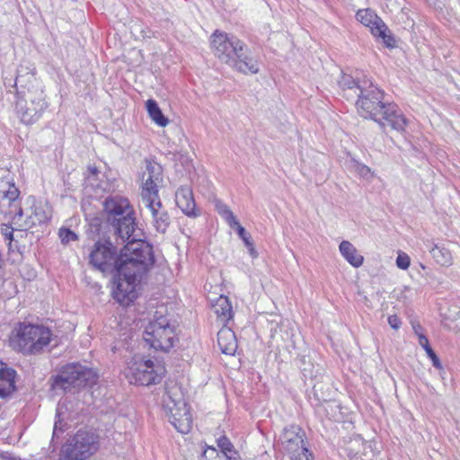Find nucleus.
Listing matches in <instances>:
<instances>
[{
  "mask_svg": "<svg viewBox=\"0 0 460 460\" xmlns=\"http://www.w3.org/2000/svg\"><path fill=\"white\" fill-rule=\"evenodd\" d=\"M90 227L98 239L92 246L89 264L103 274L112 276V297L122 306H128L137 297V284L151 270L155 262L150 244L128 241L119 247L112 236L102 230L99 217L92 220Z\"/></svg>",
  "mask_w": 460,
  "mask_h": 460,
  "instance_id": "1",
  "label": "nucleus"
},
{
  "mask_svg": "<svg viewBox=\"0 0 460 460\" xmlns=\"http://www.w3.org/2000/svg\"><path fill=\"white\" fill-rule=\"evenodd\" d=\"M338 83L347 100L356 99L359 116L374 120L384 132L386 126L400 133L405 131L408 120L397 104L385 101V92L371 78L364 74H357L355 77L342 74Z\"/></svg>",
  "mask_w": 460,
  "mask_h": 460,
  "instance_id": "2",
  "label": "nucleus"
},
{
  "mask_svg": "<svg viewBox=\"0 0 460 460\" xmlns=\"http://www.w3.org/2000/svg\"><path fill=\"white\" fill-rule=\"evenodd\" d=\"M210 45L213 54L221 63L243 74L259 73L258 60L236 36L216 30L210 37Z\"/></svg>",
  "mask_w": 460,
  "mask_h": 460,
  "instance_id": "3",
  "label": "nucleus"
},
{
  "mask_svg": "<svg viewBox=\"0 0 460 460\" xmlns=\"http://www.w3.org/2000/svg\"><path fill=\"white\" fill-rule=\"evenodd\" d=\"M103 209L106 213V220L100 222L102 230L112 228L113 237L117 241L118 238L122 240V243L126 241L136 242L137 234L136 217L134 210L130 206L128 199L120 196H110L103 201Z\"/></svg>",
  "mask_w": 460,
  "mask_h": 460,
  "instance_id": "4",
  "label": "nucleus"
},
{
  "mask_svg": "<svg viewBox=\"0 0 460 460\" xmlns=\"http://www.w3.org/2000/svg\"><path fill=\"white\" fill-rule=\"evenodd\" d=\"M58 345L57 336L51 329L43 324L20 322L10 336V344L16 351L25 356H37L49 351L51 342Z\"/></svg>",
  "mask_w": 460,
  "mask_h": 460,
  "instance_id": "5",
  "label": "nucleus"
},
{
  "mask_svg": "<svg viewBox=\"0 0 460 460\" xmlns=\"http://www.w3.org/2000/svg\"><path fill=\"white\" fill-rule=\"evenodd\" d=\"M163 408L171 424L181 433L188 434L192 428L190 408L183 398L179 387L166 390L163 399Z\"/></svg>",
  "mask_w": 460,
  "mask_h": 460,
  "instance_id": "6",
  "label": "nucleus"
},
{
  "mask_svg": "<svg viewBox=\"0 0 460 460\" xmlns=\"http://www.w3.org/2000/svg\"><path fill=\"white\" fill-rule=\"evenodd\" d=\"M143 338L151 348L161 351H169L178 341L175 326L171 324L166 316L158 315V312H155L154 320L146 325Z\"/></svg>",
  "mask_w": 460,
  "mask_h": 460,
  "instance_id": "7",
  "label": "nucleus"
},
{
  "mask_svg": "<svg viewBox=\"0 0 460 460\" xmlns=\"http://www.w3.org/2000/svg\"><path fill=\"white\" fill-rule=\"evenodd\" d=\"M97 380L98 376L92 368L79 363H72L64 366L58 374L53 376L52 387L66 391L71 386H92Z\"/></svg>",
  "mask_w": 460,
  "mask_h": 460,
  "instance_id": "8",
  "label": "nucleus"
},
{
  "mask_svg": "<svg viewBox=\"0 0 460 460\" xmlns=\"http://www.w3.org/2000/svg\"><path fill=\"white\" fill-rule=\"evenodd\" d=\"M98 449V440L94 433L78 430L61 449V460H85Z\"/></svg>",
  "mask_w": 460,
  "mask_h": 460,
  "instance_id": "9",
  "label": "nucleus"
},
{
  "mask_svg": "<svg viewBox=\"0 0 460 460\" xmlns=\"http://www.w3.org/2000/svg\"><path fill=\"white\" fill-rule=\"evenodd\" d=\"M280 440L291 460H314V454L307 447L305 432L298 425L285 427Z\"/></svg>",
  "mask_w": 460,
  "mask_h": 460,
  "instance_id": "10",
  "label": "nucleus"
},
{
  "mask_svg": "<svg viewBox=\"0 0 460 460\" xmlns=\"http://www.w3.org/2000/svg\"><path fill=\"white\" fill-rule=\"evenodd\" d=\"M22 92L17 91L15 109L21 121L26 125L35 123L48 108L43 92L31 93L28 100H23Z\"/></svg>",
  "mask_w": 460,
  "mask_h": 460,
  "instance_id": "11",
  "label": "nucleus"
},
{
  "mask_svg": "<svg viewBox=\"0 0 460 460\" xmlns=\"http://www.w3.org/2000/svg\"><path fill=\"white\" fill-rule=\"evenodd\" d=\"M164 374V366L146 359L135 362L129 367L128 376L130 384L148 386L160 383Z\"/></svg>",
  "mask_w": 460,
  "mask_h": 460,
  "instance_id": "12",
  "label": "nucleus"
},
{
  "mask_svg": "<svg viewBox=\"0 0 460 460\" xmlns=\"http://www.w3.org/2000/svg\"><path fill=\"white\" fill-rule=\"evenodd\" d=\"M356 18L363 25L370 29L376 38H380L386 48L393 49L396 46V40L387 25L372 10H358Z\"/></svg>",
  "mask_w": 460,
  "mask_h": 460,
  "instance_id": "13",
  "label": "nucleus"
},
{
  "mask_svg": "<svg viewBox=\"0 0 460 460\" xmlns=\"http://www.w3.org/2000/svg\"><path fill=\"white\" fill-rule=\"evenodd\" d=\"M143 175L142 200L159 198L158 184L163 181V169L159 164L146 161Z\"/></svg>",
  "mask_w": 460,
  "mask_h": 460,
  "instance_id": "14",
  "label": "nucleus"
},
{
  "mask_svg": "<svg viewBox=\"0 0 460 460\" xmlns=\"http://www.w3.org/2000/svg\"><path fill=\"white\" fill-rule=\"evenodd\" d=\"M142 201L145 206L149 208L152 214L153 226L155 230L158 233L164 234L170 226L171 217L163 207L160 198H157V199H149Z\"/></svg>",
  "mask_w": 460,
  "mask_h": 460,
  "instance_id": "15",
  "label": "nucleus"
},
{
  "mask_svg": "<svg viewBox=\"0 0 460 460\" xmlns=\"http://www.w3.org/2000/svg\"><path fill=\"white\" fill-rule=\"evenodd\" d=\"M16 370L0 360V398H10L16 392Z\"/></svg>",
  "mask_w": 460,
  "mask_h": 460,
  "instance_id": "16",
  "label": "nucleus"
},
{
  "mask_svg": "<svg viewBox=\"0 0 460 460\" xmlns=\"http://www.w3.org/2000/svg\"><path fill=\"white\" fill-rule=\"evenodd\" d=\"M175 202L180 209L189 217H197L196 203L192 190L189 186H181L175 192Z\"/></svg>",
  "mask_w": 460,
  "mask_h": 460,
  "instance_id": "17",
  "label": "nucleus"
},
{
  "mask_svg": "<svg viewBox=\"0 0 460 460\" xmlns=\"http://www.w3.org/2000/svg\"><path fill=\"white\" fill-rule=\"evenodd\" d=\"M217 343L222 353L234 355L237 349L234 332L230 328H222L217 332Z\"/></svg>",
  "mask_w": 460,
  "mask_h": 460,
  "instance_id": "18",
  "label": "nucleus"
},
{
  "mask_svg": "<svg viewBox=\"0 0 460 460\" xmlns=\"http://www.w3.org/2000/svg\"><path fill=\"white\" fill-rule=\"evenodd\" d=\"M20 190L13 182L8 180L2 179L0 181V207H4V202L7 201L9 207L14 206L15 203L19 202L18 198Z\"/></svg>",
  "mask_w": 460,
  "mask_h": 460,
  "instance_id": "19",
  "label": "nucleus"
},
{
  "mask_svg": "<svg viewBox=\"0 0 460 460\" xmlns=\"http://www.w3.org/2000/svg\"><path fill=\"white\" fill-rule=\"evenodd\" d=\"M341 255L352 266L358 268L363 264L364 258L349 241H342L339 246Z\"/></svg>",
  "mask_w": 460,
  "mask_h": 460,
  "instance_id": "20",
  "label": "nucleus"
},
{
  "mask_svg": "<svg viewBox=\"0 0 460 460\" xmlns=\"http://www.w3.org/2000/svg\"><path fill=\"white\" fill-rule=\"evenodd\" d=\"M212 308L222 322H227L233 317L232 305L227 296H220L212 304Z\"/></svg>",
  "mask_w": 460,
  "mask_h": 460,
  "instance_id": "21",
  "label": "nucleus"
},
{
  "mask_svg": "<svg viewBox=\"0 0 460 460\" xmlns=\"http://www.w3.org/2000/svg\"><path fill=\"white\" fill-rule=\"evenodd\" d=\"M48 220L49 216L44 208L40 206H34L31 214L25 219L23 225H19V227L24 229L31 228L45 224Z\"/></svg>",
  "mask_w": 460,
  "mask_h": 460,
  "instance_id": "22",
  "label": "nucleus"
},
{
  "mask_svg": "<svg viewBox=\"0 0 460 460\" xmlns=\"http://www.w3.org/2000/svg\"><path fill=\"white\" fill-rule=\"evenodd\" d=\"M217 445L220 448V455L226 457V460H242L238 451L226 435L217 439Z\"/></svg>",
  "mask_w": 460,
  "mask_h": 460,
  "instance_id": "23",
  "label": "nucleus"
},
{
  "mask_svg": "<svg viewBox=\"0 0 460 460\" xmlns=\"http://www.w3.org/2000/svg\"><path fill=\"white\" fill-rule=\"evenodd\" d=\"M434 260L441 266H448L452 262V256L449 250L436 243L427 245Z\"/></svg>",
  "mask_w": 460,
  "mask_h": 460,
  "instance_id": "24",
  "label": "nucleus"
},
{
  "mask_svg": "<svg viewBox=\"0 0 460 460\" xmlns=\"http://www.w3.org/2000/svg\"><path fill=\"white\" fill-rule=\"evenodd\" d=\"M149 117L160 127H165L169 119L164 115L156 101L149 99L146 102Z\"/></svg>",
  "mask_w": 460,
  "mask_h": 460,
  "instance_id": "25",
  "label": "nucleus"
},
{
  "mask_svg": "<svg viewBox=\"0 0 460 460\" xmlns=\"http://www.w3.org/2000/svg\"><path fill=\"white\" fill-rule=\"evenodd\" d=\"M234 229L236 230L239 237L243 240L244 245L248 249L251 257L253 259L257 258L258 252L254 247L252 235L245 230L243 226L240 225V223H238V225H235V227Z\"/></svg>",
  "mask_w": 460,
  "mask_h": 460,
  "instance_id": "26",
  "label": "nucleus"
},
{
  "mask_svg": "<svg viewBox=\"0 0 460 460\" xmlns=\"http://www.w3.org/2000/svg\"><path fill=\"white\" fill-rule=\"evenodd\" d=\"M419 344L424 349L428 357L432 361V365L437 369H442V364L440 362L439 358L437 356L433 349L430 347L429 340L426 335L420 334L419 335Z\"/></svg>",
  "mask_w": 460,
  "mask_h": 460,
  "instance_id": "27",
  "label": "nucleus"
},
{
  "mask_svg": "<svg viewBox=\"0 0 460 460\" xmlns=\"http://www.w3.org/2000/svg\"><path fill=\"white\" fill-rule=\"evenodd\" d=\"M349 168L357 172L362 178H370L373 176L371 169L366 164H361L354 158H350L349 161Z\"/></svg>",
  "mask_w": 460,
  "mask_h": 460,
  "instance_id": "28",
  "label": "nucleus"
},
{
  "mask_svg": "<svg viewBox=\"0 0 460 460\" xmlns=\"http://www.w3.org/2000/svg\"><path fill=\"white\" fill-rule=\"evenodd\" d=\"M217 209L231 228H234L235 225H238L239 221L228 206L223 203H218L217 204Z\"/></svg>",
  "mask_w": 460,
  "mask_h": 460,
  "instance_id": "29",
  "label": "nucleus"
},
{
  "mask_svg": "<svg viewBox=\"0 0 460 460\" xmlns=\"http://www.w3.org/2000/svg\"><path fill=\"white\" fill-rule=\"evenodd\" d=\"M217 209L231 228H234L235 225H238L239 221L228 206L223 203H218L217 204Z\"/></svg>",
  "mask_w": 460,
  "mask_h": 460,
  "instance_id": "30",
  "label": "nucleus"
},
{
  "mask_svg": "<svg viewBox=\"0 0 460 460\" xmlns=\"http://www.w3.org/2000/svg\"><path fill=\"white\" fill-rule=\"evenodd\" d=\"M100 171L95 165H89L87 167V171L84 176V186L87 188L88 186H94L95 181H98V175Z\"/></svg>",
  "mask_w": 460,
  "mask_h": 460,
  "instance_id": "31",
  "label": "nucleus"
},
{
  "mask_svg": "<svg viewBox=\"0 0 460 460\" xmlns=\"http://www.w3.org/2000/svg\"><path fill=\"white\" fill-rule=\"evenodd\" d=\"M58 236L63 244H68L71 241L78 240V235L69 228L61 227L58 230Z\"/></svg>",
  "mask_w": 460,
  "mask_h": 460,
  "instance_id": "32",
  "label": "nucleus"
},
{
  "mask_svg": "<svg viewBox=\"0 0 460 460\" xmlns=\"http://www.w3.org/2000/svg\"><path fill=\"white\" fill-rule=\"evenodd\" d=\"M226 458L215 447H208L202 453L200 460H226Z\"/></svg>",
  "mask_w": 460,
  "mask_h": 460,
  "instance_id": "33",
  "label": "nucleus"
},
{
  "mask_svg": "<svg viewBox=\"0 0 460 460\" xmlns=\"http://www.w3.org/2000/svg\"><path fill=\"white\" fill-rule=\"evenodd\" d=\"M22 72H23V67L21 66L20 68L17 69V75H16L13 84H12L11 79H9L8 81H7V79H5L4 85L10 86V87H14L16 89V92L19 91L18 84H20L21 87H23V84H22L23 80L22 79L26 75L22 74Z\"/></svg>",
  "mask_w": 460,
  "mask_h": 460,
  "instance_id": "34",
  "label": "nucleus"
},
{
  "mask_svg": "<svg viewBox=\"0 0 460 460\" xmlns=\"http://www.w3.org/2000/svg\"><path fill=\"white\" fill-rule=\"evenodd\" d=\"M11 227L7 225H4L1 228V234L4 235V240L8 241V252H13V228L9 230Z\"/></svg>",
  "mask_w": 460,
  "mask_h": 460,
  "instance_id": "35",
  "label": "nucleus"
},
{
  "mask_svg": "<svg viewBox=\"0 0 460 460\" xmlns=\"http://www.w3.org/2000/svg\"><path fill=\"white\" fill-rule=\"evenodd\" d=\"M411 259L404 252H399L396 258V266L401 270H407L410 267Z\"/></svg>",
  "mask_w": 460,
  "mask_h": 460,
  "instance_id": "36",
  "label": "nucleus"
},
{
  "mask_svg": "<svg viewBox=\"0 0 460 460\" xmlns=\"http://www.w3.org/2000/svg\"><path fill=\"white\" fill-rule=\"evenodd\" d=\"M11 208H14V210H11L10 212L11 214H13L12 217L13 223L18 226L21 225L19 222L23 216V210L21 207L20 202L15 203V205L11 206Z\"/></svg>",
  "mask_w": 460,
  "mask_h": 460,
  "instance_id": "37",
  "label": "nucleus"
},
{
  "mask_svg": "<svg viewBox=\"0 0 460 460\" xmlns=\"http://www.w3.org/2000/svg\"><path fill=\"white\" fill-rule=\"evenodd\" d=\"M387 321L390 327L394 330H399L402 325V321L396 314L389 315Z\"/></svg>",
  "mask_w": 460,
  "mask_h": 460,
  "instance_id": "38",
  "label": "nucleus"
},
{
  "mask_svg": "<svg viewBox=\"0 0 460 460\" xmlns=\"http://www.w3.org/2000/svg\"><path fill=\"white\" fill-rule=\"evenodd\" d=\"M58 432H63L62 421L60 420L55 421L53 438L58 436Z\"/></svg>",
  "mask_w": 460,
  "mask_h": 460,
  "instance_id": "39",
  "label": "nucleus"
},
{
  "mask_svg": "<svg viewBox=\"0 0 460 460\" xmlns=\"http://www.w3.org/2000/svg\"><path fill=\"white\" fill-rule=\"evenodd\" d=\"M350 458V460H371V459H364L361 455H358V453H355L353 456L351 452L348 455Z\"/></svg>",
  "mask_w": 460,
  "mask_h": 460,
  "instance_id": "40",
  "label": "nucleus"
},
{
  "mask_svg": "<svg viewBox=\"0 0 460 460\" xmlns=\"http://www.w3.org/2000/svg\"><path fill=\"white\" fill-rule=\"evenodd\" d=\"M413 331L416 335L423 334L422 333V327L420 324L413 325Z\"/></svg>",
  "mask_w": 460,
  "mask_h": 460,
  "instance_id": "41",
  "label": "nucleus"
},
{
  "mask_svg": "<svg viewBox=\"0 0 460 460\" xmlns=\"http://www.w3.org/2000/svg\"><path fill=\"white\" fill-rule=\"evenodd\" d=\"M11 210H14V208H11L8 206L7 209L2 210V212H4L5 215L10 216L11 217H13V214L10 213Z\"/></svg>",
  "mask_w": 460,
  "mask_h": 460,
  "instance_id": "42",
  "label": "nucleus"
},
{
  "mask_svg": "<svg viewBox=\"0 0 460 460\" xmlns=\"http://www.w3.org/2000/svg\"><path fill=\"white\" fill-rule=\"evenodd\" d=\"M31 76H34V75H35L34 68L31 70Z\"/></svg>",
  "mask_w": 460,
  "mask_h": 460,
  "instance_id": "43",
  "label": "nucleus"
}]
</instances>
